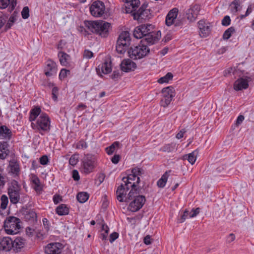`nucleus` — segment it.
I'll return each instance as SVG.
<instances>
[{
  "instance_id": "obj_1",
  "label": "nucleus",
  "mask_w": 254,
  "mask_h": 254,
  "mask_svg": "<svg viewBox=\"0 0 254 254\" xmlns=\"http://www.w3.org/2000/svg\"><path fill=\"white\" fill-rule=\"evenodd\" d=\"M86 27L92 32L99 35L101 37L106 38L109 35L110 23L103 21H87L85 22Z\"/></svg>"
},
{
  "instance_id": "obj_2",
  "label": "nucleus",
  "mask_w": 254,
  "mask_h": 254,
  "mask_svg": "<svg viewBox=\"0 0 254 254\" xmlns=\"http://www.w3.org/2000/svg\"><path fill=\"white\" fill-rule=\"evenodd\" d=\"M51 121L49 117L45 113H42L35 123H31V127L33 129L43 134L42 131L49 132L50 130Z\"/></svg>"
},
{
  "instance_id": "obj_3",
  "label": "nucleus",
  "mask_w": 254,
  "mask_h": 254,
  "mask_svg": "<svg viewBox=\"0 0 254 254\" xmlns=\"http://www.w3.org/2000/svg\"><path fill=\"white\" fill-rule=\"evenodd\" d=\"M150 49L144 43L140 42L137 46L131 47L128 50L129 57L133 60L142 59L146 56L149 53Z\"/></svg>"
},
{
  "instance_id": "obj_4",
  "label": "nucleus",
  "mask_w": 254,
  "mask_h": 254,
  "mask_svg": "<svg viewBox=\"0 0 254 254\" xmlns=\"http://www.w3.org/2000/svg\"><path fill=\"white\" fill-rule=\"evenodd\" d=\"M20 220L14 216H9L5 220L3 227L5 232L9 235H13L19 232L21 228Z\"/></svg>"
},
{
  "instance_id": "obj_5",
  "label": "nucleus",
  "mask_w": 254,
  "mask_h": 254,
  "mask_svg": "<svg viewBox=\"0 0 254 254\" xmlns=\"http://www.w3.org/2000/svg\"><path fill=\"white\" fill-rule=\"evenodd\" d=\"M130 43L129 33L127 31L122 32L117 40L116 51L120 54H123L127 49Z\"/></svg>"
},
{
  "instance_id": "obj_6",
  "label": "nucleus",
  "mask_w": 254,
  "mask_h": 254,
  "mask_svg": "<svg viewBox=\"0 0 254 254\" xmlns=\"http://www.w3.org/2000/svg\"><path fill=\"white\" fill-rule=\"evenodd\" d=\"M10 201L11 203L17 204L20 200V187L17 182H12L10 186L7 189Z\"/></svg>"
},
{
  "instance_id": "obj_7",
  "label": "nucleus",
  "mask_w": 254,
  "mask_h": 254,
  "mask_svg": "<svg viewBox=\"0 0 254 254\" xmlns=\"http://www.w3.org/2000/svg\"><path fill=\"white\" fill-rule=\"evenodd\" d=\"M82 169L84 173L88 174L92 172L96 166V158L94 156L87 154L82 159Z\"/></svg>"
},
{
  "instance_id": "obj_8",
  "label": "nucleus",
  "mask_w": 254,
  "mask_h": 254,
  "mask_svg": "<svg viewBox=\"0 0 254 254\" xmlns=\"http://www.w3.org/2000/svg\"><path fill=\"white\" fill-rule=\"evenodd\" d=\"M105 9L104 3L100 0L95 1L90 7L91 14L95 17L101 16L104 13Z\"/></svg>"
},
{
  "instance_id": "obj_9",
  "label": "nucleus",
  "mask_w": 254,
  "mask_h": 254,
  "mask_svg": "<svg viewBox=\"0 0 254 254\" xmlns=\"http://www.w3.org/2000/svg\"><path fill=\"white\" fill-rule=\"evenodd\" d=\"M147 4H143L136 12L132 14L133 18L137 20H146L149 19L151 17L150 11L147 9Z\"/></svg>"
},
{
  "instance_id": "obj_10",
  "label": "nucleus",
  "mask_w": 254,
  "mask_h": 254,
  "mask_svg": "<svg viewBox=\"0 0 254 254\" xmlns=\"http://www.w3.org/2000/svg\"><path fill=\"white\" fill-rule=\"evenodd\" d=\"M146 201L144 196L138 195L129 203L128 208L132 212H136L142 208Z\"/></svg>"
},
{
  "instance_id": "obj_11",
  "label": "nucleus",
  "mask_w": 254,
  "mask_h": 254,
  "mask_svg": "<svg viewBox=\"0 0 254 254\" xmlns=\"http://www.w3.org/2000/svg\"><path fill=\"white\" fill-rule=\"evenodd\" d=\"M244 70L241 67V64H239L236 67H229L225 69L224 71V75L225 76H233V77H244L243 76Z\"/></svg>"
},
{
  "instance_id": "obj_12",
  "label": "nucleus",
  "mask_w": 254,
  "mask_h": 254,
  "mask_svg": "<svg viewBox=\"0 0 254 254\" xmlns=\"http://www.w3.org/2000/svg\"><path fill=\"white\" fill-rule=\"evenodd\" d=\"M252 80V78L249 76L239 78L234 83V89L236 91L246 89L249 87V82Z\"/></svg>"
},
{
  "instance_id": "obj_13",
  "label": "nucleus",
  "mask_w": 254,
  "mask_h": 254,
  "mask_svg": "<svg viewBox=\"0 0 254 254\" xmlns=\"http://www.w3.org/2000/svg\"><path fill=\"white\" fill-rule=\"evenodd\" d=\"M123 184L126 186L127 190L130 189V187H137L140 182L139 177L135 176L134 175H128L127 177H124L122 179Z\"/></svg>"
},
{
  "instance_id": "obj_14",
  "label": "nucleus",
  "mask_w": 254,
  "mask_h": 254,
  "mask_svg": "<svg viewBox=\"0 0 254 254\" xmlns=\"http://www.w3.org/2000/svg\"><path fill=\"white\" fill-rule=\"evenodd\" d=\"M161 35L160 31H152L145 36L141 42L144 44L146 42L148 45H153L160 39Z\"/></svg>"
},
{
  "instance_id": "obj_15",
  "label": "nucleus",
  "mask_w": 254,
  "mask_h": 254,
  "mask_svg": "<svg viewBox=\"0 0 254 254\" xmlns=\"http://www.w3.org/2000/svg\"><path fill=\"white\" fill-rule=\"evenodd\" d=\"M63 245L60 243H53L48 244L45 248L47 254H59L61 253Z\"/></svg>"
},
{
  "instance_id": "obj_16",
  "label": "nucleus",
  "mask_w": 254,
  "mask_h": 254,
  "mask_svg": "<svg viewBox=\"0 0 254 254\" xmlns=\"http://www.w3.org/2000/svg\"><path fill=\"white\" fill-rule=\"evenodd\" d=\"M8 168L9 173L14 176L18 175L20 172L19 165L14 155H13L11 159L9 161Z\"/></svg>"
},
{
  "instance_id": "obj_17",
  "label": "nucleus",
  "mask_w": 254,
  "mask_h": 254,
  "mask_svg": "<svg viewBox=\"0 0 254 254\" xmlns=\"http://www.w3.org/2000/svg\"><path fill=\"white\" fill-rule=\"evenodd\" d=\"M200 9L199 5L195 4L191 6L187 11V16L188 20L190 21H193L195 20Z\"/></svg>"
},
{
  "instance_id": "obj_18",
  "label": "nucleus",
  "mask_w": 254,
  "mask_h": 254,
  "mask_svg": "<svg viewBox=\"0 0 254 254\" xmlns=\"http://www.w3.org/2000/svg\"><path fill=\"white\" fill-rule=\"evenodd\" d=\"M57 69L56 64L51 60H48L46 62L45 67V74L47 76H51L57 73Z\"/></svg>"
},
{
  "instance_id": "obj_19",
  "label": "nucleus",
  "mask_w": 254,
  "mask_h": 254,
  "mask_svg": "<svg viewBox=\"0 0 254 254\" xmlns=\"http://www.w3.org/2000/svg\"><path fill=\"white\" fill-rule=\"evenodd\" d=\"M126 13H130L136 12V10L140 4L139 0H126Z\"/></svg>"
},
{
  "instance_id": "obj_20",
  "label": "nucleus",
  "mask_w": 254,
  "mask_h": 254,
  "mask_svg": "<svg viewBox=\"0 0 254 254\" xmlns=\"http://www.w3.org/2000/svg\"><path fill=\"white\" fill-rule=\"evenodd\" d=\"M136 67L135 63L130 59H126L122 61L121 64V69L125 72H129L133 70Z\"/></svg>"
},
{
  "instance_id": "obj_21",
  "label": "nucleus",
  "mask_w": 254,
  "mask_h": 254,
  "mask_svg": "<svg viewBox=\"0 0 254 254\" xmlns=\"http://www.w3.org/2000/svg\"><path fill=\"white\" fill-rule=\"evenodd\" d=\"M26 241L21 237H17L12 240V249L15 252H19L24 247Z\"/></svg>"
},
{
  "instance_id": "obj_22",
  "label": "nucleus",
  "mask_w": 254,
  "mask_h": 254,
  "mask_svg": "<svg viewBox=\"0 0 254 254\" xmlns=\"http://www.w3.org/2000/svg\"><path fill=\"white\" fill-rule=\"evenodd\" d=\"M0 249L6 252L12 249V240L9 237L1 239L0 240Z\"/></svg>"
},
{
  "instance_id": "obj_23",
  "label": "nucleus",
  "mask_w": 254,
  "mask_h": 254,
  "mask_svg": "<svg viewBox=\"0 0 254 254\" xmlns=\"http://www.w3.org/2000/svg\"><path fill=\"white\" fill-rule=\"evenodd\" d=\"M128 190L126 188V186L123 183L122 184L118 187L116 191L117 199L120 202L125 201V199L127 197V192Z\"/></svg>"
},
{
  "instance_id": "obj_24",
  "label": "nucleus",
  "mask_w": 254,
  "mask_h": 254,
  "mask_svg": "<svg viewBox=\"0 0 254 254\" xmlns=\"http://www.w3.org/2000/svg\"><path fill=\"white\" fill-rule=\"evenodd\" d=\"M198 26L199 29V34L201 37H205L210 33L211 30L210 27L204 21L200 20L198 22Z\"/></svg>"
},
{
  "instance_id": "obj_25",
  "label": "nucleus",
  "mask_w": 254,
  "mask_h": 254,
  "mask_svg": "<svg viewBox=\"0 0 254 254\" xmlns=\"http://www.w3.org/2000/svg\"><path fill=\"white\" fill-rule=\"evenodd\" d=\"M8 144L6 141L0 142V159L4 160L10 153Z\"/></svg>"
},
{
  "instance_id": "obj_26",
  "label": "nucleus",
  "mask_w": 254,
  "mask_h": 254,
  "mask_svg": "<svg viewBox=\"0 0 254 254\" xmlns=\"http://www.w3.org/2000/svg\"><path fill=\"white\" fill-rule=\"evenodd\" d=\"M11 135V130L6 126L0 127V139L9 140Z\"/></svg>"
},
{
  "instance_id": "obj_27",
  "label": "nucleus",
  "mask_w": 254,
  "mask_h": 254,
  "mask_svg": "<svg viewBox=\"0 0 254 254\" xmlns=\"http://www.w3.org/2000/svg\"><path fill=\"white\" fill-rule=\"evenodd\" d=\"M16 5V0H0V8L4 9L8 5L10 11L13 10Z\"/></svg>"
},
{
  "instance_id": "obj_28",
  "label": "nucleus",
  "mask_w": 254,
  "mask_h": 254,
  "mask_svg": "<svg viewBox=\"0 0 254 254\" xmlns=\"http://www.w3.org/2000/svg\"><path fill=\"white\" fill-rule=\"evenodd\" d=\"M31 181L32 183V187L37 192H39L42 190V186L40 184L39 179L35 175H32L31 177Z\"/></svg>"
},
{
  "instance_id": "obj_29",
  "label": "nucleus",
  "mask_w": 254,
  "mask_h": 254,
  "mask_svg": "<svg viewBox=\"0 0 254 254\" xmlns=\"http://www.w3.org/2000/svg\"><path fill=\"white\" fill-rule=\"evenodd\" d=\"M131 188L130 190L128 193L127 197L125 199V201L127 202L128 200L134 199L135 196H137L139 194V190L138 188L137 187H130Z\"/></svg>"
},
{
  "instance_id": "obj_30",
  "label": "nucleus",
  "mask_w": 254,
  "mask_h": 254,
  "mask_svg": "<svg viewBox=\"0 0 254 254\" xmlns=\"http://www.w3.org/2000/svg\"><path fill=\"white\" fill-rule=\"evenodd\" d=\"M197 158V151L196 150L192 151L191 153L188 154L184 155L183 156V160H187L190 163L193 165Z\"/></svg>"
},
{
  "instance_id": "obj_31",
  "label": "nucleus",
  "mask_w": 254,
  "mask_h": 254,
  "mask_svg": "<svg viewBox=\"0 0 254 254\" xmlns=\"http://www.w3.org/2000/svg\"><path fill=\"white\" fill-rule=\"evenodd\" d=\"M41 110L40 107H36L32 109L30 113L29 120L30 122L34 121L39 115H40Z\"/></svg>"
},
{
  "instance_id": "obj_32",
  "label": "nucleus",
  "mask_w": 254,
  "mask_h": 254,
  "mask_svg": "<svg viewBox=\"0 0 254 254\" xmlns=\"http://www.w3.org/2000/svg\"><path fill=\"white\" fill-rule=\"evenodd\" d=\"M144 26H141V25L136 27L133 31V36L135 38L137 39H141L142 38H144L145 34H144V32H143V30H144L145 29V28Z\"/></svg>"
},
{
  "instance_id": "obj_33",
  "label": "nucleus",
  "mask_w": 254,
  "mask_h": 254,
  "mask_svg": "<svg viewBox=\"0 0 254 254\" xmlns=\"http://www.w3.org/2000/svg\"><path fill=\"white\" fill-rule=\"evenodd\" d=\"M58 57L61 64L63 66H67L68 64V60L69 58V56L64 52H60L58 53Z\"/></svg>"
},
{
  "instance_id": "obj_34",
  "label": "nucleus",
  "mask_w": 254,
  "mask_h": 254,
  "mask_svg": "<svg viewBox=\"0 0 254 254\" xmlns=\"http://www.w3.org/2000/svg\"><path fill=\"white\" fill-rule=\"evenodd\" d=\"M99 69L101 68L102 72L104 74H108L112 70L111 62L105 61L101 66H98Z\"/></svg>"
},
{
  "instance_id": "obj_35",
  "label": "nucleus",
  "mask_w": 254,
  "mask_h": 254,
  "mask_svg": "<svg viewBox=\"0 0 254 254\" xmlns=\"http://www.w3.org/2000/svg\"><path fill=\"white\" fill-rule=\"evenodd\" d=\"M162 96H171V98H173L175 96V90L172 86L163 88L162 90Z\"/></svg>"
},
{
  "instance_id": "obj_36",
  "label": "nucleus",
  "mask_w": 254,
  "mask_h": 254,
  "mask_svg": "<svg viewBox=\"0 0 254 254\" xmlns=\"http://www.w3.org/2000/svg\"><path fill=\"white\" fill-rule=\"evenodd\" d=\"M56 211L59 215H65L68 214L69 209L65 204H61L57 207Z\"/></svg>"
},
{
  "instance_id": "obj_37",
  "label": "nucleus",
  "mask_w": 254,
  "mask_h": 254,
  "mask_svg": "<svg viewBox=\"0 0 254 254\" xmlns=\"http://www.w3.org/2000/svg\"><path fill=\"white\" fill-rule=\"evenodd\" d=\"M17 20V14L14 12L9 17L7 23L5 26V31L10 29Z\"/></svg>"
},
{
  "instance_id": "obj_38",
  "label": "nucleus",
  "mask_w": 254,
  "mask_h": 254,
  "mask_svg": "<svg viewBox=\"0 0 254 254\" xmlns=\"http://www.w3.org/2000/svg\"><path fill=\"white\" fill-rule=\"evenodd\" d=\"M176 148V144L175 143H171L169 144H165L160 149V151L164 152H171L173 151Z\"/></svg>"
},
{
  "instance_id": "obj_39",
  "label": "nucleus",
  "mask_w": 254,
  "mask_h": 254,
  "mask_svg": "<svg viewBox=\"0 0 254 254\" xmlns=\"http://www.w3.org/2000/svg\"><path fill=\"white\" fill-rule=\"evenodd\" d=\"M76 198L80 203H84L88 199L89 194L86 192H80L78 193Z\"/></svg>"
},
{
  "instance_id": "obj_40",
  "label": "nucleus",
  "mask_w": 254,
  "mask_h": 254,
  "mask_svg": "<svg viewBox=\"0 0 254 254\" xmlns=\"http://www.w3.org/2000/svg\"><path fill=\"white\" fill-rule=\"evenodd\" d=\"M119 142H114L111 145L106 148V151L107 153L109 155L112 154L115 151L116 149L119 147Z\"/></svg>"
},
{
  "instance_id": "obj_41",
  "label": "nucleus",
  "mask_w": 254,
  "mask_h": 254,
  "mask_svg": "<svg viewBox=\"0 0 254 254\" xmlns=\"http://www.w3.org/2000/svg\"><path fill=\"white\" fill-rule=\"evenodd\" d=\"M242 0H233L230 5L231 12L233 13H236L238 11V7L240 6Z\"/></svg>"
},
{
  "instance_id": "obj_42",
  "label": "nucleus",
  "mask_w": 254,
  "mask_h": 254,
  "mask_svg": "<svg viewBox=\"0 0 254 254\" xmlns=\"http://www.w3.org/2000/svg\"><path fill=\"white\" fill-rule=\"evenodd\" d=\"M168 178V172H166L157 182V186L159 188H163L165 187Z\"/></svg>"
},
{
  "instance_id": "obj_43",
  "label": "nucleus",
  "mask_w": 254,
  "mask_h": 254,
  "mask_svg": "<svg viewBox=\"0 0 254 254\" xmlns=\"http://www.w3.org/2000/svg\"><path fill=\"white\" fill-rule=\"evenodd\" d=\"M0 208L2 210H4L7 207L8 203V197L5 195L2 194L0 198Z\"/></svg>"
},
{
  "instance_id": "obj_44",
  "label": "nucleus",
  "mask_w": 254,
  "mask_h": 254,
  "mask_svg": "<svg viewBox=\"0 0 254 254\" xmlns=\"http://www.w3.org/2000/svg\"><path fill=\"white\" fill-rule=\"evenodd\" d=\"M173 75L171 72L167 73L165 76L160 78L158 82L159 83H167L173 78Z\"/></svg>"
},
{
  "instance_id": "obj_45",
  "label": "nucleus",
  "mask_w": 254,
  "mask_h": 254,
  "mask_svg": "<svg viewBox=\"0 0 254 254\" xmlns=\"http://www.w3.org/2000/svg\"><path fill=\"white\" fill-rule=\"evenodd\" d=\"M173 98L170 97L162 96V98L160 101L161 106L163 107H167L171 103Z\"/></svg>"
},
{
  "instance_id": "obj_46",
  "label": "nucleus",
  "mask_w": 254,
  "mask_h": 254,
  "mask_svg": "<svg viewBox=\"0 0 254 254\" xmlns=\"http://www.w3.org/2000/svg\"><path fill=\"white\" fill-rule=\"evenodd\" d=\"M235 32V28L233 27H231L228 28L223 33V38L224 40H228L229 39L232 34H233Z\"/></svg>"
},
{
  "instance_id": "obj_47",
  "label": "nucleus",
  "mask_w": 254,
  "mask_h": 254,
  "mask_svg": "<svg viewBox=\"0 0 254 254\" xmlns=\"http://www.w3.org/2000/svg\"><path fill=\"white\" fill-rule=\"evenodd\" d=\"M178 12V9L177 8H174L169 12L167 16L175 20L177 18Z\"/></svg>"
},
{
  "instance_id": "obj_48",
  "label": "nucleus",
  "mask_w": 254,
  "mask_h": 254,
  "mask_svg": "<svg viewBox=\"0 0 254 254\" xmlns=\"http://www.w3.org/2000/svg\"><path fill=\"white\" fill-rule=\"evenodd\" d=\"M141 26H144L145 28V29L144 30H143V32H144V34H145V36H146L147 34H150L151 32H152L153 29H154V26L152 24H142Z\"/></svg>"
},
{
  "instance_id": "obj_49",
  "label": "nucleus",
  "mask_w": 254,
  "mask_h": 254,
  "mask_svg": "<svg viewBox=\"0 0 254 254\" xmlns=\"http://www.w3.org/2000/svg\"><path fill=\"white\" fill-rule=\"evenodd\" d=\"M78 162V155L76 154L72 155L69 160V163L72 166L75 165Z\"/></svg>"
},
{
  "instance_id": "obj_50",
  "label": "nucleus",
  "mask_w": 254,
  "mask_h": 254,
  "mask_svg": "<svg viewBox=\"0 0 254 254\" xmlns=\"http://www.w3.org/2000/svg\"><path fill=\"white\" fill-rule=\"evenodd\" d=\"M21 15L23 19H25L29 16V9L27 6H25L21 11Z\"/></svg>"
},
{
  "instance_id": "obj_51",
  "label": "nucleus",
  "mask_w": 254,
  "mask_h": 254,
  "mask_svg": "<svg viewBox=\"0 0 254 254\" xmlns=\"http://www.w3.org/2000/svg\"><path fill=\"white\" fill-rule=\"evenodd\" d=\"M190 217V212L186 210L181 218L178 220L179 223H183L187 218Z\"/></svg>"
},
{
  "instance_id": "obj_52",
  "label": "nucleus",
  "mask_w": 254,
  "mask_h": 254,
  "mask_svg": "<svg viewBox=\"0 0 254 254\" xmlns=\"http://www.w3.org/2000/svg\"><path fill=\"white\" fill-rule=\"evenodd\" d=\"M231 23V19L229 16L226 15L222 20V24L223 26H227Z\"/></svg>"
},
{
  "instance_id": "obj_53",
  "label": "nucleus",
  "mask_w": 254,
  "mask_h": 254,
  "mask_svg": "<svg viewBox=\"0 0 254 254\" xmlns=\"http://www.w3.org/2000/svg\"><path fill=\"white\" fill-rule=\"evenodd\" d=\"M87 147V144L85 141L83 140L79 141L76 145V148L79 149H86Z\"/></svg>"
},
{
  "instance_id": "obj_54",
  "label": "nucleus",
  "mask_w": 254,
  "mask_h": 254,
  "mask_svg": "<svg viewBox=\"0 0 254 254\" xmlns=\"http://www.w3.org/2000/svg\"><path fill=\"white\" fill-rule=\"evenodd\" d=\"M70 71L64 68H63L59 74V78L62 79L65 78L67 74H69Z\"/></svg>"
},
{
  "instance_id": "obj_55",
  "label": "nucleus",
  "mask_w": 254,
  "mask_h": 254,
  "mask_svg": "<svg viewBox=\"0 0 254 254\" xmlns=\"http://www.w3.org/2000/svg\"><path fill=\"white\" fill-rule=\"evenodd\" d=\"M58 88L57 87H54L52 89V99L57 101L58 99Z\"/></svg>"
},
{
  "instance_id": "obj_56",
  "label": "nucleus",
  "mask_w": 254,
  "mask_h": 254,
  "mask_svg": "<svg viewBox=\"0 0 254 254\" xmlns=\"http://www.w3.org/2000/svg\"><path fill=\"white\" fill-rule=\"evenodd\" d=\"M49 162V159L46 155H43L40 158V163L43 165H47Z\"/></svg>"
},
{
  "instance_id": "obj_57",
  "label": "nucleus",
  "mask_w": 254,
  "mask_h": 254,
  "mask_svg": "<svg viewBox=\"0 0 254 254\" xmlns=\"http://www.w3.org/2000/svg\"><path fill=\"white\" fill-rule=\"evenodd\" d=\"M141 174V170L138 168H135L132 169L131 174L130 175H134L135 176L138 177Z\"/></svg>"
},
{
  "instance_id": "obj_58",
  "label": "nucleus",
  "mask_w": 254,
  "mask_h": 254,
  "mask_svg": "<svg viewBox=\"0 0 254 254\" xmlns=\"http://www.w3.org/2000/svg\"><path fill=\"white\" fill-rule=\"evenodd\" d=\"M199 212V208H197L195 209H192L190 212V218H192L196 216Z\"/></svg>"
},
{
  "instance_id": "obj_59",
  "label": "nucleus",
  "mask_w": 254,
  "mask_h": 254,
  "mask_svg": "<svg viewBox=\"0 0 254 254\" xmlns=\"http://www.w3.org/2000/svg\"><path fill=\"white\" fill-rule=\"evenodd\" d=\"M119 237V234L117 232H114L110 235L109 241L111 243H113Z\"/></svg>"
},
{
  "instance_id": "obj_60",
  "label": "nucleus",
  "mask_w": 254,
  "mask_h": 254,
  "mask_svg": "<svg viewBox=\"0 0 254 254\" xmlns=\"http://www.w3.org/2000/svg\"><path fill=\"white\" fill-rule=\"evenodd\" d=\"M121 76L120 70H115L113 71V74L111 75V78L113 79L116 80Z\"/></svg>"
},
{
  "instance_id": "obj_61",
  "label": "nucleus",
  "mask_w": 254,
  "mask_h": 254,
  "mask_svg": "<svg viewBox=\"0 0 254 254\" xmlns=\"http://www.w3.org/2000/svg\"><path fill=\"white\" fill-rule=\"evenodd\" d=\"M93 56V53L89 51V50H85L84 51V57L86 58V59H91Z\"/></svg>"
},
{
  "instance_id": "obj_62",
  "label": "nucleus",
  "mask_w": 254,
  "mask_h": 254,
  "mask_svg": "<svg viewBox=\"0 0 254 254\" xmlns=\"http://www.w3.org/2000/svg\"><path fill=\"white\" fill-rule=\"evenodd\" d=\"M121 157L119 155L115 154L111 159L113 163L117 164L120 160Z\"/></svg>"
},
{
  "instance_id": "obj_63",
  "label": "nucleus",
  "mask_w": 254,
  "mask_h": 254,
  "mask_svg": "<svg viewBox=\"0 0 254 254\" xmlns=\"http://www.w3.org/2000/svg\"><path fill=\"white\" fill-rule=\"evenodd\" d=\"M72 178L75 181H78L80 179L78 172L76 170L72 171Z\"/></svg>"
},
{
  "instance_id": "obj_64",
  "label": "nucleus",
  "mask_w": 254,
  "mask_h": 254,
  "mask_svg": "<svg viewBox=\"0 0 254 254\" xmlns=\"http://www.w3.org/2000/svg\"><path fill=\"white\" fill-rule=\"evenodd\" d=\"M235 240V235L231 233L227 238V242L228 243H231Z\"/></svg>"
}]
</instances>
